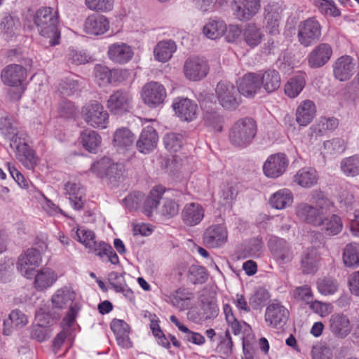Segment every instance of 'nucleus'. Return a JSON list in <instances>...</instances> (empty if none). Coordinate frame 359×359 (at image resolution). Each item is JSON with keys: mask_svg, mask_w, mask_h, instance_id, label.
<instances>
[{"mask_svg": "<svg viewBox=\"0 0 359 359\" xmlns=\"http://www.w3.org/2000/svg\"><path fill=\"white\" fill-rule=\"evenodd\" d=\"M260 75L256 73H248L238 81V90L245 97H252L261 88Z\"/></svg>", "mask_w": 359, "mask_h": 359, "instance_id": "29", "label": "nucleus"}, {"mask_svg": "<svg viewBox=\"0 0 359 359\" xmlns=\"http://www.w3.org/2000/svg\"><path fill=\"white\" fill-rule=\"evenodd\" d=\"M268 246L276 260L280 264L292 261L293 252L289 243L283 238L271 236Z\"/></svg>", "mask_w": 359, "mask_h": 359, "instance_id": "17", "label": "nucleus"}, {"mask_svg": "<svg viewBox=\"0 0 359 359\" xmlns=\"http://www.w3.org/2000/svg\"><path fill=\"white\" fill-rule=\"evenodd\" d=\"M75 298V292L71 287L65 286L55 291L51 301L54 307L64 309L72 305Z\"/></svg>", "mask_w": 359, "mask_h": 359, "instance_id": "42", "label": "nucleus"}, {"mask_svg": "<svg viewBox=\"0 0 359 359\" xmlns=\"http://www.w3.org/2000/svg\"><path fill=\"white\" fill-rule=\"evenodd\" d=\"M80 307L76 304L71 306L67 315L62 320L63 330L55 337L53 341L54 348L59 349L67 336L71 334L69 329L74 325Z\"/></svg>", "mask_w": 359, "mask_h": 359, "instance_id": "30", "label": "nucleus"}, {"mask_svg": "<svg viewBox=\"0 0 359 359\" xmlns=\"http://www.w3.org/2000/svg\"><path fill=\"white\" fill-rule=\"evenodd\" d=\"M314 4L323 14L333 17H338L341 15L340 11L332 0H314Z\"/></svg>", "mask_w": 359, "mask_h": 359, "instance_id": "61", "label": "nucleus"}, {"mask_svg": "<svg viewBox=\"0 0 359 359\" xmlns=\"http://www.w3.org/2000/svg\"><path fill=\"white\" fill-rule=\"evenodd\" d=\"M198 301L199 306L206 320L213 319L218 316L219 310L215 292L204 288L199 296Z\"/></svg>", "mask_w": 359, "mask_h": 359, "instance_id": "27", "label": "nucleus"}, {"mask_svg": "<svg viewBox=\"0 0 359 359\" xmlns=\"http://www.w3.org/2000/svg\"><path fill=\"white\" fill-rule=\"evenodd\" d=\"M165 191V189L163 187L158 185L150 191L147 198L141 192L133 193L126 197L123 203L129 210H136L140 207L142 202H144L142 206L143 212L147 216L150 217L153 211L158 207L159 201Z\"/></svg>", "mask_w": 359, "mask_h": 359, "instance_id": "4", "label": "nucleus"}, {"mask_svg": "<svg viewBox=\"0 0 359 359\" xmlns=\"http://www.w3.org/2000/svg\"><path fill=\"white\" fill-rule=\"evenodd\" d=\"M261 8L260 0H233V13L240 21H248L256 15Z\"/></svg>", "mask_w": 359, "mask_h": 359, "instance_id": "16", "label": "nucleus"}, {"mask_svg": "<svg viewBox=\"0 0 359 359\" xmlns=\"http://www.w3.org/2000/svg\"><path fill=\"white\" fill-rule=\"evenodd\" d=\"M159 212L166 218H172L178 214L179 205L172 199L165 198L160 208Z\"/></svg>", "mask_w": 359, "mask_h": 359, "instance_id": "63", "label": "nucleus"}, {"mask_svg": "<svg viewBox=\"0 0 359 359\" xmlns=\"http://www.w3.org/2000/svg\"><path fill=\"white\" fill-rule=\"evenodd\" d=\"M215 92L219 102L224 108L234 109L238 106L237 91L231 83L226 81L218 83Z\"/></svg>", "mask_w": 359, "mask_h": 359, "instance_id": "18", "label": "nucleus"}, {"mask_svg": "<svg viewBox=\"0 0 359 359\" xmlns=\"http://www.w3.org/2000/svg\"><path fill=\"white\" fill-rule=\"evenodd\" d=\"M189 280L194 284H201L206 281L208 274L205 269L198 265H193L189 269Z\"/></svg>", "mask_w": 359, "mask_h": 359, "instance_id": "64", "label": "nucleus"}, {"mask_svg": "<svg viewBox=\"0 0 359 359\" xmlns=\"http://www.w3.org/2000/svg\"><path fill=\"white\" fill-rule=\"evenodd\" d=\"M205 217L203 207L195 202L187 203L182 208L181 219L187 226H195L199 224Z\"/></svg>", "mask_w": 359, "mask_h": 359, "instance_id": "26", "label": "nucleus"}, {"mask_svg": "<svg viewBox=\"0 0 359 359\" xmlns=\"http://www.w3.org/2000/svg\"><path fill=\"white\" fill-rule=\"evenodd\" d=\"M205 124L217 132H221L222 130L223 118L217 112H207L204 116Z\"/></svg>", "mask_w": 359, "mask_h": 359, "instance_id": "62", "label": "nucleus"}, {"mask_svg": "<svg viewBox=\"0 0 359 359\" xmlns=\"http://www.w3.org/2000/svg\"><path fill=\"white\" fill-rule=\"evenodd\" d=\"M166 96L165 87L156 81L146 83L141 91V97L144 103L151 108H156L163 105Z\"/></svg>", "mask_w": 359, "mask_h": 359, "instance_id": "13", "label": "nucleus"}, {"mask_svg": "<svg viewBox=\"0 0 359 359\" xmlns=\"http://www.w3.org/2000/svg\"><path fill=\"white\" fill-rule=\"evenodd\" d=\"M228 238V231L224 224H212L208 227L203 235V241L210 248H218L224 245Z\"/></svg>", "mask_w": 359, "mask_h": 359, "instance_id": "22", "label": "nucleus"}, {"mask_svg": "<svg viewBox=\"0 0 359 359\" xmlns=\"http://www.w3.org/2000/svg\"><path fill=\"white\" fill-rule=\"evenodd\" d=\"M282 8L278 4H269L264 8V24L267 33L271 35L279 34Z\"/></svg>", "mask_w": 359, "mask_h": 359, "instance_id": "25", "label": "nucleus"}, {"mask_svg": "<svg viewBox=\"0 0 359 359\" xmlns=\"http://www.w3.org/2000/svg\"><path fill=\"white\" fill-rule=\"evenodd\" d=\"M134 142L135 135L128 128L122 127L114 132L113 145L119 153H123L133 148Z\"/></svg>", "mask_w": 359, "mask_h": 359, "instance_id": "37", "label": "nucleus"}, {"mask_svg": "<svg viewBox=\"0 0 359 359\" xmlns=\"http://www.w3.org/2000/svg\"><path fill=\"white\" fill-rule=\"evenodd\" d=\"M310 202H302L296 205L294 211L298 219L316 227L320 226L322 216L326 215L333 204L325 194L318 189L310 194Z\"/></svg>", "mask_w": 359, "mask_h": 359, "instance_id": "1", "label": "nucleus"}, {"mask_svg": "<svg viewBox=\"0 0 359 359\" xmlns=\"http://www.w3.org/2000/svg\"><path fill=\"white\" fill-rule=\"evenodd\" d=\"M176 49V44L172 40L159 41L154 50V58L158 62H165L171 58Z\"/></svg>", "mask_w": 359, "mask_h": 359, "instance_id": "45", "label": "nucleus"}, {"mask_svg": "<svg viewBox=\"0 0 359 359\" xmlns=\"http://www.w3.org/2000/svg\"><path fill=\"white\" fill-rule=\"evenodd\" d=\"M111 161V159L107 156L97 159L91 165L90 171L98 177H105Z\"/></svg>", "mask_w": 359, "mask_h": 359, "instance_id": "60", "label": "nucleus"}, {"mask_svg": "<svg viewBox=\"0 0 359 359\" xmlns=\"http://www.w3.org/2000/svg\"><path fill=\"white\" fill-rule=\"evenodd\" d=\"M305 86V79L303 75H297L290 78L285 85V93L290 98L297 97Z\"/></svg>", "mask_w": 359, "mask_h": 359, "instance_id": "52", "label": "nucleus"}, {"mask_svg": "<svg viewBox=\"0 0 359 359\" xmlns=\"http://www.w3.org/2000/svg\"><path fill=\"white\" fill-rule=\"evenodd\" d=\"M94 74L99 86H105L108 83L124 81L128 74V72L126 69H109L104 65H96L94 68Z\"/></svg>", "mask_w": 359, "mask_h": 359, "instance_id": "14", "label": "nucleus"}, {"mask_svg": "<svg viewBox=\"0 0 359 359\" xmlns=\"http://www.w3.org/2000/svg\"><path fill=\"white\" fill-rule=\"evenodd\" d=\"M59 15L57 11L51 7H42L34 15V24L40 34L50 39V45L59 44L60 32L58 29Z\"/></svg>", "mask_w": 359, "mask_h": 359, "instance_id": "2", "label": "nucleus"}, {"mask_svg": "<svg viewBox=\"0 0 359 359\" xmlns=\"http://www.w3.org/2000/svg\"><path fill=\"white\" fill-rule=\"evenodd\" d=\"M58 279V275L55 270L49 267H43L34 272L33 280L34 288L43 292L50 288Z\"/></svg>", "mask_w": 359, "mask_h": 359, "instance_id": "24", "label": "nucleus"}, {"mask_svg": "<svg viewBox=\"0 0 359 359\" xmlns=\"http://www.w3.org/2000/svg\"><path fill=\"white\" fill-rule=\"evenodd\" d=\"M322 216V222L319 227L327 235L334 236L338 234L343 227L342 221L340 217L333 214L331 216Z\"/></svg>", "mask_w": 359, "mask_h": 359, "instance_id": "49", "label": "nucleus"}, {"mask_svg": "<svg viewBox=\"0 0 359 359\" xmlns=\"http://www.w3.org/2000/svg\"><path fill=\"white\" fill-rule=\"evenodd\" d=\"M332 55V48L327 43L318 44L308 55L309 65L312 68H319L325 65Z\"/></svg>", "mask_w": 359, "mask_h": 359, "instance_id": "28", "label": "nucleus"}, {"mask_svg": "<svg viewBox=\"0 0 359 359\" xmlns=\"http://www.w3.org/2000/svg\"><path fill=\"white\" fill-rule=\"evenodd\" d=\"M1 76L4 84L15 88L13 91H9L11 98L19 100L25 91L23 82L27 77L26 69L19 65H10L3 69Z\"/></svg>", "mask_w": 359, "mask_h": 359, "instance_id": "6", "label": "nucleus"}, {"mask_svg": "<svg viewBox=\"0 0 359 359\" xmlns=\"http://www.w3.org/2000/svg\"><path fill=\"white\" fill-rule=\"evenodd\" d=\"M289 163V159L284 153L279 152L271 154L264 162L263 173L270 179L278 178L286 172Z\"/></svg>", "mask_w": 359, "mask_h": 359, "instance_id": "11", "label": "nucleus"}, {"mask_svg": "<svg viewBox=\"0 0 359 359\" xmlns=\"http://www.w3.org/2000/svg\"><path fill=\"white\" fill-rule=\"evenodd\" d=\"M319 257L315 249L305 250L302 257L301 269L305 274H312L318 269Z\"/></svg>", "mask_w": 359, "mask_h": 359, "instance_id": "47", "label": "nucleus"}, {"mask_svg": "<svg viewBox=\"0 0 359 359\" xmlns=\"http://www.w3.org/2000/svg\"><path fill=\"white\" fill-rule=\"evenodd\" d=\"M133 48L126 43L116 42L109 46L107 55L114 63L124 65L133 58Z\"/></svg>", "mask_w": 359, "mask_h": 359, "instance_id": "23", "label": "nucleus"}, {"mask_svg": "<svg viewBox=\"0 0 359 359\" xmlns=\"http://www.w3.org/2000/svg\"><path fill=\"white\" fill-rule=\"evenodd\" d=\"M109 29V21L102 15L92 14L86 19L84 22L83 30L89 35L104 34Z\"/></svg>", "mask_w": 359, "mask_h": 359, "instance_id": "31", "label": "nucleus"}, {"mask_svg": "<svg viewBox=\"0 0 359 359\" xmlns=\"http://www.w3.org/2000/svg\"><path fill=\"white\" fill-rule=\"evenodd\" d=\"M20 27L18 19H15L11 15L5 16L1 22V30L6 38H11L15 35Z\"/></svg>", "mask_w": 359, "mask_h": 359, "instance_id": "54", "label": "nucleus"}, {"mask_svg": "<svg viewBox=\"0 0 359 359\" xmlns=\"http://www.w3.org/2000/svg\"><path fill=\"white\" fill-rule=\"evenodd\" d=\"M107 107L112 114L122 116L133 109V96L128 91L118 90L109 95Z\"/></svg>", "mask_w": 359, "mask_h": 359, "instance_id": "10", "label": "nucleus"}, {"mask_svg": "<svg viewBox=\"0 0 359 359\" xmlns=\"http://www.w3.org/2000/svg\"><path fill=\"white\" fill-rule=\"evenodd\" d=\"M226 31V24L219 19H210L204 25L203 32L210 39L221 38Z\"/></svg>", "mask_w": 359, "mask_h": 359, "instance_id": "46", "label": "nucleus"}, {"mask_svg": "<svg viewBox=\"0 0 359 359\" xmlns=\"http://www.w3.org/2000/svg\"><path fill=\"white\" fill-rule=\"evenodd\" d=\"M27 134L23 130L16 131L10 138V147L15 151L18 158L28 169H32L36 163L34 151L27 142Z\"/></svg>", "mask_w": 359, "mask_h": 359, "instance_id": "7", "label": "nucleus"}, {"mask_svg": "<svg viewBox=\"0 0 359 359\" xmlns=\"http://www.w3.org/2000/svg\"><path fill=\"white\" fill-rule=\"evenodd\" d=\"M158 137L156 130L151 126L144 127L137 142V147L140 152L148 154L153 151L158 142Z\"/></svg>", "mask_w": 359, "mask_h": 359, "instance_id": "35", "label": "nucleus"}, {"mask_svg": "<svg viewBox=\"0 0 359 359\" xmlns=\"http://www.w3.org/2000/svg\"><path fill=\"white\" fill-rule=\"evenodd\" d=\"M335 78L341 81L348 80L355 72L353 59L348 55L339 57L333 65Z\"/></svg>", "mask_w": 359, "mask_h": 359, "instance_id": "34", "label": "nucleus"}, {"mask_svg": "<svg viewBox=\"0 0 359 359\" xmlns=\"http://www.w3.org/2000/svg\"><path fill=\"white\" fill-rule=\"evenodd\" d=\"M165 148L170 152L178 151L184 143V135L177 133H168L163 137Z\"/></svg>", "mask_w": 359, "mask_h": 359, "instance_id": "56", "label": "nucleus"}, {"mask_svg": "<svg viewBox=\"0 0 359 359\" xmlns=\"http://www.w3.org/2000/svg\"><path fill=\"white\" fill-rule=\"evenodd\" d=\"M316 114L315 103L310 100H305L299 103L296 109L295 119L300 126H308Z\"/></svg>", "mask_w": 359, "mask_h": 359, "instance_id": "36", "label": "nucleus"}, {"mask_svg": "<svg viewBox=\"0 0 359 359\" xmlns=\"http://www.w3.org/2000/svg\"><path fill=\"white\" fill-rule=\"evenodd\" d=\"M28 323L27 316L18 309L13 310L8 319L4 321L3 334L9 336L12 333V327L22 328Z\"/></svg>", "mask_w": 359, "mask_h": 359, "instance_id": "41", "label": "nucleus"}, {"mask_svg": "<svg viewBox=\"0 0 359 359\" xmlns=\"http://www.w3.org/2000/svg\"><path fill=\"white\" fill-rule=\"evenodd\" d=\"M343 262L348 267L355 268L359 264V245L357 243L348 244L343 252Z\"/></svg>", "mask_w": 359, "mask_h": 359, "instance_id": "53", "label": "nucleus"}, {"mask_svg": "<svg viewBox=\"0 0 359 359\" xmlns=\"http://www.w3.org/2000/svg\"><path fill=\"white\" fill-rule=\"evenodd\" d=\"M76 236L79 242L82 243L89 252L95 255H100L109 249L108 244L104 241H95V236L93 231L88 230L84 227H80L76 231Z\"/></svg>", "mask_w": 359, "mask_h": 359, "instance_id": "20", "label": "nucleus"}, {"mask_svg": "<svg viewBox=\"0 0 359 359\" xmlns=\"http://www.w3.org/2000/svg\"><path fill=\"white\" fill-rule=\"evenodd\" d=\"M65 194L69 197L72 207L81 210L86 201L85 189L79 182H68L65 184Z\"/></svg>", "mask_w": 359, "mask_h": 359, "instance_id": "33", "label": "nucleus"}, {"mask_svg": "<svg viewBox=\"0 0 359 359\" xmlns=\"http://www.w3.org/2000/svg\"><path fill=\"white\" fill-rule=\"evenodd\" d=\"M345 141L339 137L332 138L323 142L324 152L328 155H339L346 150Z\"/></svg>", "mask_w": 359, "mask_h": 359, "instance_id": "57", "label": "nucleus"}, {"mask_svg": "<svg viewBox=\"0 0 359 359\" xmlns=\"http://www.w3.org/2000/svg\"><path fill=\"white\" fill-rule=\"evenodd\" d=\"M184 74L185 77L193 81L205 78L209 71L207 61L201 57H189L184 65Z\"/></svg>", "mask_w": 359, "mask_h": 359, "instance_id": "15", "label": "nucleus"}, {"mask_svg": "<svg viewBox=\"0 0 359 359\" xmlns=\"http://www.w3.org/2000/svg\"><path fill=\"white\" fill-rule=\"evenodd\" d=\"M317 171L311 167L299 169L294 175L293 181L303 188H311L318 183Z\"/></svg>", "mask_w": 359, "mask_h": 359, "instance_id": "39", "label": "nucleus"}, {"mask_svg": "<svg viewBox=\"0 0 359 359\" xmlns=\"http://www.w3.org/2000/svg\"><path fill=\"white\" fill-rule=\"evenodd\" d=\"M289 314V311L281 303L274 301L266 308L264 321L271 328L281 329L287 323Z\"/></svg>", "mask_w": 359, "mask_h": 359, "instance_id": "12", "label": "nucleus"}, {"mask_svg": "<svg viewBox=\"0 0 359 359\" xmlns=\"http://www.w3.org/2000/svg\"><path fill=\"white\" fill-rule=\"evenodd\" d=\"M256 133L257 125L252 118H241L233 125L229 140L234 147L245 148L252 143Z\"/></svg>", "mask_w": 359, "mask_h": 359, "instance_id": "5", "label": "nucleus"}, {"mask_svg": "<svg viewBox=\"0 0 359 359\" xmlns=\"http://www.w3.org/2000/svg\"><path fill=\"white\" fill-rule=\"evenodd\" d=\"M172 108L175 114L182 121H191L196 118L198 106L187 97H177L173 100Z\"/></svg>", "mask_w": 359, "mask_h": 359, "instance_id": "21", "label": "nucleus"}, {"mask_svg": "<svg viewBox=\"0 0 359 359\" xmlns=\"http://www.w3.org/2000/svg\"><path fill=\"white\" fill-rule=\"evenodd\" d=\"M15 260L13 258L5 256L0 259V283H7L13 274Z\"/></svg>", "mask_w": 359, "mask_h": 359, "instance_id": "55", "label": "nucleus"}, {"mask_svg": "<svg viewBox=\"0 0 359 359\" xmlns=\"http://www.w3.org/2000/svg\"><path fill=\"white\" fill-rule=\"evenodd\" d=\"M194 297V293L184 287L178 288L168 294H165V302L180 311L189 309Z\"/></svg>", "mask_w": 359, "mask_h": 359, "instance_id": "19", "label": "nucleus"}, {"mask_svg": "<svg viewBox=\"0 0 359 359\" xmlns=\"http://www.w3.org/2000/svg\"><path fill=\"white\" fill-rule=\"evenodd\" d=\"M85 5L90 11L109 13L114 6V0H85Z\"/></svg>", "mask_w": 359, "mask_h": 359, "instance_id": "58", "label": "nucleus"}, {"mask_svg": "<svg viewBox=\"0 0 359 359\" xmlns=\"http://www.w3.org/2000/svg\"><path fill=\"white\" fill-rule=\"evenodd\" d=\"M318 290L323 295H331L334 294L339 287L337 280L330 277H325L318 281Z\"/></svg>", "mask_w": 359, "mask_h": 359, "instance_id": "59", "label": "nucleus"}, {"mask_svg": "<svg viewBox=\"0 0 359 359\" xmlns=\"http://www.w3.org/2000/svg\"><path fill=\"white\" fill-rule=\"evenodd\" d=\"M38 250L36 248H30L24 250L18 257L16 269L19 273L27 280H32L34 276V272L42 264V253L47 248L48 244L43 241Z\"/></svg>", "mask_w": 359, "mask_h": 359, "instance_id": "3", "label": "nucleus"}, {"mask_svg": "<svg viewBox=\"0 0 359 359\" xmlns=\"http://www.w3.org/2000/svg\"><path fill=\"white\" fill-rule=\"evenodd\" d=\"M340 170L346 177L359 175V154H355L341 159Z\"/></svg>", "mask_w": 359, "mask_h": 359, "instance_id": "51", "label": "nucleus"}, {"mask_svg": "<svg viewBox=\"0 0 359 359\" xmlns=\"http://www.w3.org/2000/svg\"><path fill=\"white\" fill-rule=\"evenodd\" d=\"M260 84L264 90L271 93L278 90L280 86V76L278 71L273 69H268L262 72H259Z\"/></svg>", "mask_w": 359, "mask_h": 359, "instance_id": "38", "label": "nucleus"}, {"mask_svg": "<svg viewBox=\"0 0 359 359\" xmlns=\"http://www.w3.org/2000/svg\"><path fill=\"white\" fill-rule=\"evenodd\" d=\"M245 42L250 47L257 46L262 41L264 34L260 27L255 23H249L243 32Z\"/></svg>", "mask_w": 359, "mask_h": 359, "instance_id": "50", "label": "nucleus"}, {"mask_svg": "<svg viewBox=\"0 0 359 359\" xmlns=\"http://www.w3.org/2000/svg\"><path fill=\"white\" fill-rule=\"evenodd\" d=\"M79 139L83 147L93 154L97 152L102 142V137L97 132L88 129L81 133Z\"/></svg>", "mask_w": 359, "mask_h": 359, "instance_id": "44", "label": "nucleus"}, {"mask_svg": "<svg viewBox=\"0 0 359 359\" xmlns=\"http://www.w3.org/2000/svg\"><path fill=\"white\" fill-rule=\"evenodd\" d=\"M329 324L330 331L338 338H345L351 331L349 318L343 313L332 314L330 318Z\"/></svg>", "mask_w": 359, "mask_h": 359, "instance_id": "32", "label": "nucleus"}, {"mask_svg": "<svg viewBox=\"0 0 359 359\" xmlns=\"http://www.w3.org/2000/svg\"><path fill=\"white\" fill-rule=\"evenodd\" d=\"M223 313L229 327L235 335L239 334L243 331L248 332L250 330V327L248 323L237 320L232 307L229 304L223 305Z\"/></svg>", "mask_w": 359, "mask_h": 359, "instance_id": "43", "label": "nucleus"}, {"mask_svg": "<svg viewBox=\"0 0 359 359\" xmlns=\"http://www.w3.org/2000/svg\"><path fill=\"white\" fill-rule=\"evenodd\" d=\"M264 248V245L262 238H253L241 247L240 257L257 258L262 254Z\"/></svg>", "mask_w": 359, "mask_h": 359, "instance_id": "48", "label": "nucleus"}, {"mask_svg": "<svg viewBox=\"0 0 359 359\" xmlns=\"http://www.w3.org/2000/svg\"><path fill=\"white\" fill-rule=\"evenodd\" d=\"M322 27L316 18H309L298 25V39L305 47L310 46L321 36Z\"/></svg>", "mask_w": 359, "mask_h": 359, "instance_id": "9", "label": "nucleus"}, {"mask_svg": "<svg viewBox=\"0 0 359 359\" xmlns=\"http://www.w3.org/2000/svg\"><path fill=\"white\" fill-rule=\"evenodd\" d=\"M293 194L289 189H280L271 195L269 203L276 210H283L292 205Z\"/></svg>", "mask_w": 359, "mask_h": 359, "instance_id": "40", "label": "nucleus"}, {"mask_svg": "<svg viewBox=\"0 0 359 359\" xmlns=\"http://www.w3.org/2000/svg\"><path fill=\"white\" fill-rule=\"evenodd\" d=\"M81 116L90 127L105 129L109 122V115L101 103L92 101L85 104L81 109Z\"/></svg>", "mask_w": 359, "mask_h": 359, "instance_id": "8", "label": "nucleus"}]
</instances>
